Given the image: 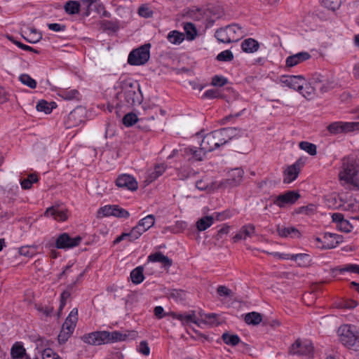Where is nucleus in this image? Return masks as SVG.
Here are the masks:
<instances>
[{"label":"nucleus","mask_w":359,"mask_h":359,"mask_svg":"<svg viewBox=\"0 0 359 359\" xmlns=\"http://www.w3.org/2000/svg\"><path fill=\"white\" fill-rule=\"evenodd\" d=\"M128 335L126 334H123L119 331H114L111 332L100 331L83 335L82 340L86 344L99 346L104 344L125 341Z\"/></svg>","instance_id":"1"},{"label":"nucleus","mask_w":359,"mask_h":359,"mask_svg":"<svg viewBox=\"0 0 359 359\" xmlns=\"http://www.w3.org/2000/svg\"><path fill=\"white\" fill-rule=\"evenodd\" d=\"M359 159L355 156L344 157L342 160L339 178L347 183L358 186Z\"/></svg>","instance_id":"2"},{"label":"nucleus","mask_w":359,"mask_h":359,"mask_svg":"<svg viewBox=\"0 0 359 359\" xmlns=\"http://www.w3.org/2000/svg\"><path fill=\"white\" fill-rule=\"evenodd\" d=\"M121 89V93L116 94V98L123 94L126 102L130 105L140 104L142 101L140 86L137 81L125 80L122 82Z\"/></svg>","instance_id":"3"},{"label":"nucleus","mask_w":359,"mask_h":359,"mask_svg":"<svg viewBox=\"0 0 359 359\" xmlns=\"http://www.w3.org/2000/svg\"><path fill=\"white\" fill-rule=\"evenodd\" d=\"M244 35L243 27L237 24H232L218 29L215 36L219 42L229 43L238 41Z\"/></svg>","instance_id":"4"},{"label":"nucleus","mask_w":359,"mask_h":359,"mask_svg":"<svg viewBox=\"0 0 359 359\" xmlns=\"http://www.w3.org/2000/svg\"><path fill=\"white\" fill-rule=\"evenodd\" d=\"M340 341L346 346L359 347V327L351 324H344L338 329Z\"/></svg>","instance_id":"5"},{"label":"nucleus","mask_w":359,"mask_h":359,"mask_svg":"<svg viewBox=\"0 0 359 359\" xmlns=\"http://www.w3.org/2000/svg\"><path fill=\"white\" fill-rule=\"evenodd\" d=\"M150 43H145L133 49L128 55V63L134 66L146 64L150 58Z\"/></svg>","instance_id":"6"},{"label":"nucleus","mask_w":359,"mask_h":359,"mask_svg":"<svg viewBox=\"0 0 359 359\" xmlns=\"http://www.w3.org/2000/svg\"><path fill=\"white\" fill-rule=\"evenodd\" d=\"M240 130L236 128L228 127L211 132V135L215 140V143L218 148L227 144L232 139L238 136Z\"/></svg>","instance_id":"7"},{"label":"nucleus","mask_w":359,"mask_h":359,"mask_svg":"<svg viewBox=\"0 0 359 359\" xmlns=\"http://www.w3.org/2000/svg\"><path fill=\"white\" fill-rule=\"evenodd\" d=\"M304 78L301 75H283L280 78V82L291 89L295 90L306 97V95L303 91V84H304Z\"/></svg>","instance_id":"8"},{"label":"nucleus","mask_w":359,"mask_h":359,"mask_svg":"<svg viewBox=\"0 0 359 359\" xmlns=\"http://www.w3.org/2000/svg\"><path fill=\"white\" fill-rule=\"evenodd\" d=\"M327 130L332 135L346 133L359 130V122L336 121L330 123L327 127Z\"/></svg>","instance_id":"9"},{"label":"nucleus","mask_w":359,"mask_h":359,"mask_svg":"<svg viewBox=\"0 0 359 359\" xmlns=\"http://www.w3.org/2000/svg\"><path fill=\"white\" fill-rule=\"evenodd\" d=\"M82 241V238L77 236L72 238L68 233H63L59 235L55 241V247L58 249H69L78 246Z\"/></svg>","instance_id":"10"},{"label":"nucleus","mask_w":359,"mask_h":359,"mask_svg":"<svg viewBox=\"0 0 359 359\" xmlns=\"http://www.w3.org/2000/svg\"><path fill=\"white\" fill-rule=\"evenodd\" d=\"M313 351V347L309 341L297 339L290 348V353L297 355H310Z\"/></svg>","instance_id":"11"},{"label":"nucleus","mask_w":359,"mask_h":359,"mask_svg":"<svg viewBox=\"0 0 359 359\" xmlns=\"http://www.w3.org/2000/svg\"><path fill=\"white\" fill-rule=\"evenodd\" d=\"M98 214H102L103 217L114 216L118 218H128L130 216L128 211L117 205L102 207L99 209Z\"/></svg>","instance_id":"12"},{"label":"nucleus","mask_w":359,"mask_h":359,"mask_svg":"<svg viewBox=\"0 0 359 359\" xmlns=\"http://www.w3.org/2000/svg\"><path fill=\"white\" fill-rule=\"evenodd\" d=\"M300 198V194L295 191H288L278 195L273 201V204L279 208H284L287 205H292Z\"/></svg>","instance_id":"13"},{"label":"nucleus","mask_w":359,"mask_h":359,"mask_svg":"<svg viewBox=\"0 0 359 359\" xmlns=\"http://www.w3.org/2000/svg\"><path fill=\"white\" fill-rule=\"evenodd\" d=\"M343 242V236L337 233L326 232L323 234V245H318L323 250H328L336 248Z\"/></svg>","instance_id":"14"},{"label":"nucleus","mask_w":359,"mask_h":359,"mask_svg":"<svg viewBox=\"0 0 359 359\" xmlns=\"http://www.w3.org/2000/svg\"><path fill=\"white\" fill-rule=\"evenodd\" d=\"M116 184L118 187L130 191H135L138 188L136 180L133 176L127 174L119 175L116 180Z\"/></svg>","instance_id":"15"},{"label":"nucleus","mask_w":359,"mask_h":359,"mask_svg":"<svg viewBox=\"0 0 359 359\" xmlns=\"http://www.w3.org/2000/svg\"><path fill=\"white\" fill-rule=\"evenodd\" d=\"M85 273H86V271L81 273L77 276L76 280L74 283L68 285L67 287V289L62 292L61 296H60V306H59V309H58V316H60V312L62 311V309L65 306L67 300L70 297L71 292H72L74 286L77 283H79L82 280V278H83Z\"/></svg>","instance_id":"16"},{"label":"nucleus","mask_w":359,"mask_h":359,"mask_svg":"<svg viewBox=\"0 0 359 359\" xmlns=\"http://www.w3.org/2000/svg\"><path fill=\"white\" fill-rule=\"evenodd\" d=\"M302 163L299 160L287 167L284 172L283 182L289 184L294 181L299 175L301 170Z\"/></svg>","instance_id":"17"},{"label":"nucleus","mask_w":359,"mask_h":359,"mask_svg":"<svg viewBox=\"0 0 359 359\" xmlns=\"http://www.w3.org/2000/svg\"><path fill=\"white\" fill-rule=\"evenodd\" d=\"M244 171L240 168H236L228 172L226 184L229 187H236L243 180Z\"/></svg>","instance_id":"18"},{"label":"nucleus","mask_w":359,"mask_h":359,"mask_svg":"<svg viewBox=\"0 0 359 359\" xmlns=\"http://www.w3.org/2000/svg\"><path fill=\"white\" fill-rule=\"evenodd\" d=\"M167 169V165L165 163H158L154 165V168L149 170L147 172L145 182L151 183L161 176Z\"/></svg>","instance_id":"19"},{"label":"nucleus","mask_w":359,"mask_h":359,"mask_svg":"<svg viewBox=\"0 0 359 359\" xmlns=\"http://www.w3.org/2000/svg\"><path fill=\"white\" fill-rule=\"evenodd\" d=\"M44 215L47 217H53L58 222H64L68 217L67 210L66 209L60 208L59 207L55 208L54 206L48 208Z\"/></svg>","instance_id":"20"},{"label":"nucleus","mask_w":359,"mask_h":359,"mask_svg":"<svg viewBox=\"0 0 359 359\" xmlns=\"http://www.w3.org/2000/svg\"><path fill=\"white\" fill-rule=\"evenodd\" d=\"M311 57V55L307 52H301L287 57L285 61L286 67H293L301 62H303Z\"/></svg>","instance_id":"21"},{"label":"nucleus","mask_w":359,"mask_h":359,"mask_svg":"<svg viewBox=\"0 0 359 359\" xmlns=\"http://www.w3.org/2000/svg\"><path fill=\"white\" fill-rule=\"evenodd\" d=\"M277 232L280 236L283 238H297L301 236L299 231L292 226H278Z\"/></svg>","instance_id":"22"},{"label":"nucleus","mask_w":359,"mask_h":359,"mask_svg":"<svg viewBox=\"0 0 359 359\" xmlns=\"http://www.w3.org/2000/svg\"><path fill=\"white\" fill-rule=\"evenodd\" d=\"M148 261L161 263L164 268H170L172 264V260L164 255L161 252H156L149 255L148 256Z\"/></svg>","instance_id":"23"},{"label":"nucleus","mask_w":359,"mask_h":359,"mask_svg":"<svg viewBox=\"0 0 359 359\" xmlns=\"http://www.w3.org/2000/svg\"><path fill=\"white\" fill-rule=\"evenodd\" d=\"M255 233V226L249 224L241 227L240 231L233 236L234 242L240 240H245L248 237H251Z\"/></svg>","instance_id":"24"},{"label":"nucleus","mask_w":359,"mask_h":359,"mask_svg":"<svg viewBox=\"0 0 359 359\" xmlns=\"http://www.w3.org/2000/svg\"><path fill=\"white\" fill-rule=\"evenodd\" d=\"M184 152L187 156H189L190 159L199 161H203L207 154L205 151L201 149V146L199 149L195 147H187L184 149Z\"/></svg>","instance_id":"25"},{"label":"nucleus","mask_w":359,"mask_h":359,"mask_svg":"<svg viewBox=\"0 0 359 359\" xmlns=\"http://www.w3.org/2000/svg\"><path fill=\"white\" fill-rule=\"evenodd\" d=\"M77 309H74L62 324V330L73 333L77 321Z\"/></svg>","instance_id":"26"},{"label":"nucleus","mask_w":359,"mask_h":359,"mask_svg":"<svg viewBox=\"0 0 359 359\" xmlns=\"http://www.w3.org/2000/svg\"><path fill=\"white\" fill-rule=\"evenodd\" d=\"M174 318L180 320L183 325H188L190 323L199 325L195 311H191L189 313L174 314Z\"/></svg>","instance_id":"27"},{"label":"nucleus","mask_w":359,"mask_h":359,"mask_svg":"<svg viewBox=\"0 0 359 359\" xmlns=\"http://www.w3.org/2000/svg\"><path fill=\"white\" fill-rule=\"evenodd\" d=\"M201 149H203L207 153L211 152L217 149L215 140L213 139L211 133L206 134L201 142Z\"/></svg>","instance_id":"28"},{"label":"nucleus","mask_w":359,"mask_h":359,"mask_svg":"<svg viewBox=\"0 0 359 359\" xmlns=\"http://www.w3.org/2000/svg\"><path fill=\"white\" fill-rule=\"evenodd\" d=\"M27 355L26 350L20 342H15L11 347V355L12 359H20Z\"/></svg>","instance_id":"29"},{"label":"nucleus","mask_w":359,"mask_h":359,"mask_svg":"<svg viewBox=\"0 0 359 359\" xmlns=\"http://www.w3.org/2000/svg\"><path fill=\"white\" fill-rule=\"evenodd\" d=\"M259 47L258 41L252 38L245 39L241 43L243 50L246 53H254L258 50Z\"/></svg>","instance_id":"30"},{"label":"nucleus","mask_w":359,"mask_h":359,"mask_svg":"<svg viewBox=\"0 0 359 359\" xmlns=\"http://www.w3.org/2000/svg\"><path fill=\"white\" fill-rule=\"evenodd\" d=\"M215 218L212 215L205 216L199 219L196 222V227L199 231L206 230L214 223Z\"/></svg>","instance_id":"31"},{"label":"nucleus","mask_w":359,"mask_h":359,"mask_svg":"<svg viewBox=\"0 0 359 359\" xmlns=\"http://www.w3.org/2000/svg\"><path fill=\"white\" fill-rule=\"evenodd\" d=\"M143 272H144L143 266H137L135 269H134L130 272L131 281L134 284H136V285L141 283L144 279Z\"/></svg>","instance_id":"32"},{"label":"nucleus","mask_w":359,"mask_h":359,"mask_svg":"<svg viewBox=\"0 0 359 359\" xmlns=\"http://www.w3.org/2000/svg\"><path fill=\"white\" fill-rule=\"evenodd\" d=\"M167 39L172 44L179 45L184 40V34L177 30H173L168 33Z\"/></svg>","instance_id":"33"},{"label":"nucleus","mask_w":359,"mask_h":359,"mask_svg":"<svg viewBox=\"0 0 359 359\" xmlns=\"http://www.w3.org/2000/svg\"><path fill=\"white\" fill-rule=\"evenodd\" d=\"M334 273L336 271H339L340 273L344 272H350L353 273L359 274V265L355 264H346L344 266H339L332 269Z\"/></svg>","instance_id":"34"},{"label":"nucleus","mask_w":359,"mask_h":359,"mask_svg":"<svg viewBox=\"0 0 359 359\" xmlns=\"http://www.w3.org/2000/svg\"><path fill=\"white\" fill-rule=\"evenodd\" d=\"M293 257V261H294L299 266L306 267L310 264L311 259L308 254H294Z\"/></svg>","instance_id":"35"},{"label":"nucleus","mask_w":359,"mask_h":359,"mask_svg":"<svg viewBox=\"0 0 359 359\" xmlns=\"http://www.w3.org/2000/svg\"><path fill=\"white\" fill-rule=\"evenodd\" d=\"M80 3L77 1H67L65 6V11L69 15H74L79 13L80 11Z\"/></svg>","instance_id":"36"},{"label":"nucleus","mask_w":359,"mask_h":359,"mask_svg":"<svg viewBox=\"0 0 359 359\" xmlns=\"http://www.w3.org/2000/svg\"><path fill=\"white\" fill-rule=\"evenodd\" d=\"M262 320V315L257 312L248 313L245 316V321L247 324L256 325Z\"/></svg>","instance_id":"37"},{"label":"nucleus","mask_w":359,"mask_h":359,"mask_svg":"<svg viewBox=\"0 0 359 359\" xmlns=\"http://www.w3.org/2000/svg\"><path fill=\"white\" fill-rule=\"evenodd\" d=\"M60 96L62 97L63 99L67 100H79L80 97V94L79 91L76 89H66L60 91Z\"/></svg>","instance_id":"38"},{"label":"nucleus","mask_w":359,"mask_h":359,"mask_svg":"<svg viewBox=\"0 0 359 359\" xmlns=\"http://www.w3.org/2000/svg\"><path fill=\"white\" fill-rule=\"evenodd\" d=\"M184 29L186 33L187 40H194L197 35V30L195 25L191 22L185 23Z\"/></svg>","instance_id":"39"},{"label":"nucleus","mask_w":359,"mask_h":359,"mask_svg":"<svg viewBox=\"0 0 359 359\" xmlns=\"http://www.w3.org/2000/svg\"><path fill=\"white\" fill-rule=\"evenodd\" d=\"M222 339L226 344L232 346L238 344L241 341L239 337L237 334H230L227 332L223 333L222 335Z\"/></svg>","instance_id":"40"},{"label":"nucleus","mask_w":359,"mask_h":359,"mask_svg":"<svg viewBox=\"0 0 359 359\" xmlns=\"http://www.w3.org/2000/svg\"><path fill=\"white\" fill-rule=\"evenodd\" d=\"M299 147L301 149L305 151L311 156H315L317 154L316 145L306 141L299 142Z\"/></svg>","instance_id":"41"},{"label":"nucleus","mask_w":359,"mask_h":359,"mask_svg":"<svg viewBox=\"0 0 359 359\" xmlns=\"http://www.w3.org/2000/svg\"><path fill=\"white\" fill-rule=\"evenodd\" d=\"M101 27L104 31L116 32L119 29V25L117 21L103 20L101 22Z\"/></svg>","instance_id":"42"},{"label":"nucleus","mask_w":359,"mask_h":359,"mask_svg":"<svg viewBox=\"0 0 359 359\" xmlns=\"http://www.w3.org/2000/svg\"><path fill=\"white\" fill-rule=\"evenodd\" d=\"M20 81L25 86H28L32 89H34L36 87V81L32 79L29 74H22L19 76Z\"/></svg>","instance_id":"43"},{"label":"nucleus","mask_w":359,"mask_h":359,"mask_svg":"<svg viewBox=\"0 0 359 359\" xmlns=\"http://www.w3.org/2000/svg\"><path fill=\"white\" fill-rule=\"evenodd\" d=\"M185 292L182 290H170L168 292V297L169 299H172L174 301H182L185 298Z\"/></svg>","instance_id":"44"},{"label":"nucleus","mask_w":359,"mask_h":359,"mask_svg":"<svg viewBox=\"0 0 359 359\" xmlns=\"http://www.w3.org/2000/svg\"><path fill=\"white\" fill-rule=\"evenodd\" d=\"M146 231L145 229H144L140 224H137L135 226H134L132 230L130 231V242L135 241L139 238L143 233Z\"/></svg>","instance_id":"45"},{"label":"nucleus","mask_w":359,"mask_h":359,"mask_svg":"<svg viewBox=\"0 0 359 359\" xmlns=\"http://www.w3.org/2000/svg\"><path fill=\"white\" fill-rule=\"evenodd\" d=\"M155 222V218L153 215H149L139 221V224L145 229L146 231L149 229Z\"/></svg>","instance_id":"46"},{"label":"nucleus","mask_w":359,"mask_h":359,"mask_svg":"<svg viewBox=\"0 0 359 359\" xmlns=\"http://www.w3.org/2000/svg\"><path fill=\"white\" fill-rule=\"evenodd\" d=\"M138 121L137 116L134 113H128L123 116V123L127 126H132Z\"/></svg>","instance_id":"47"},{"label":"nucleus","mask_w":359,"mask_h":359,"mask_svg":"<svg viewBox=\"0 0 359 359\" xmlns=\"http://www.w3.org/2000/svg\"><path fill=\"white\" fill-rule=\"evenodd\" d=\"M233 59V55L232 52L229 50H226L220 53H219L217 56V60L219 61H224L229 62Z\"/></svg>","instance_id":"48"},{"label":"nucleus","mask_w":359,"mask_h":359,"mask_svg":"<svg viewBox=\"0 0 359 359\" xmlns=\"http://www.w3.org/2000/svg\"><path fill=\"white\" fill-rule=\"evenodd\" d=\"M49 105L50 104L47 101L41 100L39 101L36 108L39 111H44L46 114H49L52 111V107H50Z\"/></svg>","instance_id":"49"},{"label":"nucleus","mask_w":359,"mask_h":359,"mask_svg":"<svg viewBox=\"0 0 359 359\" xmlns=\"http://www.w3.org/2000/svg\"><path fill=\"white\" fill-rule=\"evenodd\" d=\"M42 359H60L57 353L51 348H46L41 353Z\"/></svg>","instance_id":"50"},{"label":"nucleus","mask_w":359,"mask_h":359,"mask_svg":"<svg viewBox=\"0 0 359 359\" xmlns=\"http://www.w3.org/2000/svg\"><path fill=\"white\" fill-rule=\"evenodd\" d=\"M19 252L21 255L25 257H32L36 253V248L33 246H24L20 248Z\"/></svg>","instance_id":"51"},{"label":"nucleus","mask_w":359,"mask_h":359,"mask_svg":"<svg viewBox=\"0 0 359 359\" xmlns=\"http://www.w3.org/2000/svg\"><path fill=\"white\" fill-rule=\"evenodd\" d=\"M227 79L222 76L215 75L212 79L211 84L215 86L222 87L227 83Z\"/></svg>","instance_id":"52"},{"label":"nucleus","mask_w":359,"mask_h":359,"mask_svg":"<svg viewBox=\"0 0 359 359\" xmlns=\"http://www.w3.org/2000/svg\"><path fill=\"white\" fill-rule=\"evenodd\" d=\"M138 14L144 18H150L153 15V11L146 5L141 6L138 9Z\"/></svg>","instance_id":"53"},{"label":"nucleus","mask_w":359,"mask_h":359,"mask_svg":"<svg viewBox=\"0 0 359 359\" xmlns=\"http://www.w3.org/2000/svg\"><path fill=\"white\" fill-rule=\"evenodd\" d=\"M201 317L205 323L210 325H214L217 321V315L215 313H207L203 316L201 315Z\"/></svg>","instance_id":"54"},{"label":"nucleus","mask_w":359,"mask_h":359,"mask_svg":"<svg viewBox=\"0 0 359 359\" xmlns=\"http://www.w3.org/2000/svg\"><path fill=\"white\" fill-rule=\"evenodd\" d=\"M337 227L341 231L350 232L353 226L348 220L344 219L337 224Z\"/></svg>","instance_id":"55"},{"label":"nucleus","mask_w":359,"mask_h":359,"mask_svg":"<svg viewBox=\"0 0 359 359\" xmlns=\"http://www.w3.org/2000/svg\"><path fill=\"white\" fill-rule=\"evenodd\" d=\"M77 117H80L81 118L80 111L79 110H74V111H71L70 114H69V116H68V121H74V122L72 123V126L77 125L79 123L82 121L81 118H79L77 121L76 120Z\"/></svg>","instance_id":"56"},{"label":"nucleus","mask_w":359,"mask_h":359,"mask_svg":"<svg viewBox=\"0 0 359 359\" xmlns=\"http://www.w3.org/2000/svg\"><path fill=\"white\" fill-rule=\"evenodd\" d=\"M137 351L144 355H149L150 348L147 341H142L137 348Z\"/></svg>","instance_id":"57"},{"label":"nucleus","mask_w":359,"mask_h":359,"mask_svg":"<svg viewBox=\"0 0 359 359\" xmlns=\"http://www.w3.org/2000/svg\"><path fill=\"white\" fill-rule=\"evenodd\" d=\"M72 334V333H71L69 332L65 331V330H63L61 329V331L60 332L58 337H57L59 343L65 344L68 340V339L70 337Z\"/></svg>","instance_id":"58"},{"label":"nucleus","mask_w":359,"mask_h":359,"mask_svg":"<svg viewBox=\"0 0 359 359\" xmlns=\"http://www.w3.org/2000/svg\"><path fill=\"white\" fill-rule=\"evenodd\" d=\"M303 91L306 95L307 99H309L312 95H314V87H312L309 83H307L304 80V84H303Z\"/></svg>","instance_id":"59"},{"label":"nucleus","mask_w":359,"mask_h":359,"mask_svg":"<svg viewBox=\"0 0 359 359\" xmlns=\"http://www.w3.org/2000/svg\"><path fill=\"white\" fill-rule=\"evenodd\" d=\"M81 2L83 4V5L86 6V11L85 13V15L86 16H88L93 10V5L94 3H95V0H80Z\"/></svg>","instance_id":"60"},{"label":"nucleus","mask_w":359,"mask_h":359,"mask_svg":"<svg viewBox=\"0 0 359 359\" xmlns=\"http://www.w3.org/2000/svg\"><path fill=\"white\" fill-rule=\"evenodd\" d=\"M48 27L54 32H61L65 29V25L58 23H50L48 25Z\"/></svg>","instance_id":"61"},{"label":"nucleus","mask_w":359,"mask_h":359,"mask_svg":"<svg viewBox=\"0 0 359 359\" xmlns=\"http://www.w3.org/2000/svg\"><path fill=\"white\" fill-rule=\"evenodd\" d=\"M217 293L219 296L228 297L230 295L231 291L225 286L220 285L217 287Z\"/></svg>","instance_id":"62"},{"label":"nucleus","mask_w":359,"mask_h":359,"mask_svg":"<svg viewBox=\"0 0 359 359\" xmlns=\"http://www.w3.org/2000/svg\"><path fill=\"white\" fill-rule=\"evenodd\" d=\"M334 86V83L333 81H326V83H323L322 86L319 87V88L321 92L325 93L333 88Z\"/></svg>","instance_id":"63"},{"label":"nucleus","mask_w":359,"mask_h":359,"mask_svg":"<svg viewBox=\"0 0 359 359\" xmlns=\"http://www.w3.org/2000/svg\"><path fill=\"white\" fill-rule=\"evenodd\" d=\"M229 231V226H224L220 229L217 231V233L216 235V239L219 240L222 238L223 235H226Z\"/></svg>","instance_id":"64"}]
</instances>
